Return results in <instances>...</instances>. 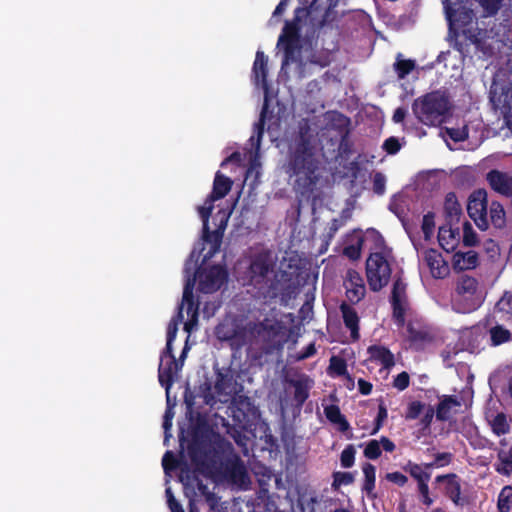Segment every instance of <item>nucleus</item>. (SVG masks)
<instances>
[{"label": "nucleus", "instance_id": "f257e3e1", "mask_svg": "<svg viewBox=\"0 0 512 512\" xmlns=\"http://www.w3.org/2000/svg\"><path fill=\"white\" fill-rule=\"evenodd\" d=\"M319 164L310 127L300 125L288 146L286 172L290 177L295 176L294 188L301 196L309 195L314 190L319 180Z\"/></svg>", "mask_w": 512, "mask_h": 512}, {"label": "nucleus", "instance_id": "680f3d73", "mask_svg": "<svg viewBox=\"0 0 512 512\" xmlns=\"http://www.w3.org/2000/svg\"><path fill=\"white\" fill-rule=\"evenodd\" d=\"M386 190V178L383 173L375 172L373 175V191L375 194L381 196Z\"/></svg>", "mask_w": 512, "mask_h": 512}, {"label": "nucleus", "instance_id": "de8ad7c7", "mask_svg": "<svg viewBox=\"0 0 512 512\" xmlns=\"http://www.w3.org/2000/svg\"><path fill=\"white\" fill-rule=\"evenodd\" d=\"M332 477V489L334 490H338L342 485H350L354 482V475L351 472L336 471Z\"/></svg>", "mask_w": 512, "mask_h": 512}, {"label": "nucleus", "instance_id": "a211bd4d", "mask_svg": "<svg viewBox=\"0 0 512 512\" xmlns=\"http://www.w3.org/2000/svg\"><path fill=\"white\" fill-rule=\"evenodd\" d=\"M486 179L494 191L512 197V176L508 173L493 169L487 173Z\"/></svg>", "mask_w": 512, "mask_h": 512}, {"label": "nucleus", "instance_id": "5fc2aeb1", "mask_svg": "<svg viewBox=\"0 0 512 512\" xmlns=\"http://www.w3.org/2000/svg\"><path fill=\"white\" fill-rule=\"evenodd\" d=\"M434 218H435V216H434V213H432V212H428L427 214H425L423 216L421 228H422L425 240H429L434 233V228H435Z\"/></svg>", "mask_w": 512, "mask_h": 512}, {"label": "nucleus", "instance_id": "f3484780", "mask_svg": "<svg viewBox=\"0 0 512 512\" xmlns=\"http://www.w3.org/2000/svg\"><path fill=\"white\" fill-rule=\"evenodd\" d=\"M258 335H263V339L268 342L266 352H273L274 350L280 351L283 349L286 339L276 340L280 335L282 327L277 324H269L266 322H259L255 325Z\"/></svg>", "mask_w": 512, "mask_h": 512}, {"label": "nucleus", "instance_id": "473e14b6", "mask_svg": "<svg viewBox=\"0 0 512 512\" xmlns=\"http://www.w3.org/2000/svg\"><path fill=\"white\" fill-rule=\"evenodd\" d=\"M479 40L474 34H467L466 31H463L462 34L455 32V40L453 44V48L457 50L463 57H466L470 54V47L473 44H478Z\"/></svg>", "mask_w": 512, "mask_h": 512}, {"label": "nucleus", "instance_id": "6e6552de", "mask_svg": "<svg viewBox=\"0 0 512 512\" xmlns=\"http://www.w3.org/2000/svg\"><path fill=\"white\" fill-rule=\"evenodd\" d=\"M490 100L496 110L500 111L504 124L512 127V83H494L490 90Z\"/></svg>", "mask_w": 512, "mask_h": 512}, {"label": "nucleus", "instance_id": "0eeeda50", "mask_svg": "<svg viewBox=\"0 0 512 512\" xmlns=\"http://www.w3.org/2000/svg\"><path fill=\"white\" fill-rule=\"evenodd\" d=\"M193 279L198 281V289L205 294L219 290L228 279V272L221 265H212L206 268L199 267Z\"/></svg>", "mask_w": 512, "mask_h": 512}, {"label": "nucleus", "instance_id": "e2e57ef3", "mask_svg": "<svg viewBox=\"0 0 512 512\" xmlns=\"http://www.w3.org/2000/svg\"><path fill=\"white\" fill-rule=\"evenodd\" d=\"M446 134L450 137L454 142H462L468 138V129L467 127L463 128H446Z\"/></svg>", "mask_w": 512, "mask_h": 512}, {"label": "nucleus", "instance_id": "6ab92c4d", "mask_svg": "<svg viewBox=\"0 0 512 512\" xmlns=\"http://www.w3.org/2000/svg\"><path fill=\"white\" fill-rule=\"evenodd\" d=\"M424 260L434 278H444L449 273V266L442 254L436 249H427L424 253Z\"/></svg>", "mask_w": 512, "mask_h": 512}, {"label": "nucleus", "instance_id": "b1692460", "mask_svg": "<svg viewBox=\"0 0 512 512\" xmlns=\"http://www.w3.org/2000/svg\"><path fill=\"white\" fill-rule=\"evenodd\" d=\"M181 368L182 364L176 359L160 361L158 368L159 383L168 390L174 382L175 375Z\"/></svg>", "mask_w": 512, "mask_h": 512}, {"label": "nucleus", "instance_id": "cd10ccee", "mask_svg": "<svg viewBox=\"0 0 512 512\" xmlns=\"http://www.w3.org/2000/svg\"><path fill=\"white\" fill-rule=\"evenodd\" d=\"M460 406V401L454 395H443L440 398L436 411V419L441 422L448 421L451 417V411L454 407Z\"/></svg>", "mask_w": 512, "mask_h": 512}, {"label": "nucleus", "instance_id": "bb28decb", "mask_svg": "<svg viewBox=\"0 0 512 512\" xmlns=\"http://www.w3.org/2000/svg\"><path fill=\"white\" fill-rule=\"evenodd\" d=\"M367 352L371 361L381 364L384 368H391L395 365L393 353L385 346L371 345Z\"/></svg>", "mask_w": 512, "mask_h": 512}, {"label": "nucleus", "instance_id": "58836bf2", "mask_svg": "<svg viewBox=\"0 0 512 512\" xmlns=\"http://www.w3.org/2000/svg\"><path fill=\"white\" fill-rule=\"evenodd\" d=\"M401 54H398L394 63V70L399 79H404L416 67V62L412 59H402Z\"/></svg>", "mask_w": 512, "mask_h": 512}, {"label": "nucleus", "instance_id": "4468645a", "mask_svg": "<svg viewBox=\"0 0 512 512\" xmlns=\"http://www.w3.org/2000/svg\"><path fill=\"white\" fill-rule=\"evenodd\" d=\"M345 295L351 304L359 303L366 294L365 284L361 275L354 269H349L344 282Z\"/></svg>", "mask_w": 512, "mask_h": 512}, {"label": "nucleus", "instance_id": "7ed1b4c3", "mask_svg": "<svg viewBox=\"0 0 512 512\" xmlns=\"http://www.w3.org/2000/svg\"><path fill=\"white\" fill-rule=\"evenodd\" d=\"M311 15L307 7H297L291 21H286L278 38V46H282L284 56L282 66L300 61L302 22Z\"/></svg>", "mask_w": 512, "mask_h": 512}, {"label": "nucleus", "instance_id": "338daca9", "mask_svg": "<svg viewBox=\"0 0 512 512\" xmlns=\"http://www.w3.org/2000/svg\"><path fill=\"white\" fill-rule=\"evenodd\" d=\"M324 413L326 418L331 422H339L341 420V417H343L340 408L337 405H328L324 408Z\"/></svg>", "mask_w": 512, "mask_h": 512}, {"label": "nucleus", "instance_id": "c85d7f7f", "mask_svg": "<svg viewBox=\"0 0 512 512\" xmlns=\"http://www.w3.org/2000/svg\"><path fill=\"white\" fill-rule=\"evenodd\" d=\"M194 285L195 279H188L183 289L182 306H186L187 315L190 317H198L199 303L194 299Z\"/></svg>", "mask_w": 512, "mask_h": 512}, {"label": "nucleus", "instance_id": "1a4fd4ad", "mask_svg": "<svg viewBox=\"0 0 512 512\" xmlns=\"http://www.w3.org/2000/svg\"><path fill=\"white\" fill-rule=\"evenodd\" d=\"M214 334L219 341L229 342L232 348H242L247 342V331L233 320H224L216 327Z\"/></svg>", "mask_w": 512, "mask_h": 512}, {"label": "nucleus", "instance_id": "e433bc0d", "mask_svg": "<svg viewBox=\"0 0 512 512\" xmlns=\"http://www.w3.org/2000/svg\"><path fill=\"white\" fill-rule=\"evenodd\" d=\"M456 234H458V232L452 230L451 227L441 226L438 231V242L440 246L446 251L454 249Z\"/></svg>", "mask_w": 512, "mask_h": 512}, {"label": "nucleus", "instance_id": "c03bdc74", "mask_svg": "<svg viewBox=\"0 0 512 512\" xmlns=\"http://www.w3.org/2000/svg\"><path fill=\"white\" fill-rule=\"evenodd\" d=\"M491 428L495 435H505L510 431V425L507 417L503 412L498 413L491 422Z\"/></svg>", "mask_w": 512, "mask_h": 512}, {"label": "nucleus", "instance_id": "20e7f679", "mask_svg": "<svg viewBox=\"0 0 512 512\" xmlns=\"http://www.w3.org/2000/svg\"><path fill=\"white\" fill-rule=\"evenodd\" d=\"M450 110L449 97L441 91H432L414 100L412 111L416 118L428 126L441 124Z\"/></svg>", "mask_w": 512, "mask_h": 512}, {"label": "nucleus", "instance_id": "4d7b16f0", "mask_svg": "<svg viewBox=\"0 0 512 512\" xmlns=\"http://www.w3.org/2000/svg\"><path fill=\"white\" fill-rule=\"evenodd\" d=\"M267 110H268V104H267V101H265L263 108L261 110V113H260L259 121L255 124V131L257 133V144H256L257 149L260 146V142H261V139L264 134Z\"/></svg>", "mask_w": 512, "mask_h": 512}, {"label": "nucleus", "instance_id": "f8f14e48", "mask_svg": "<svg viewBox=\"0 0 512 512\" xmlns=\"http://www.w3.org/2000/svg\"><path fill=\"white\" fill-rule=\"evenodd\" d=\"M435 482L444 484L443 494L456 506L468 504V497L461 495V478L456 473H448L435 477Z\"/></svg>", "mask_w": 512, "mask_h": 512}, {"label": "nucleus", "instance_id": "39448f33", "mask_svg": "<svg viewBox=\"0 0 512 512\" xmlns=\"http://www.w3.org/2000/svg\"><path fill=\"white\" fill-rule=\"evenodd\" d=\"M485 300V294L479 287L476 278L462 275L456 281L455 292L452 295V308L455 312L469 314L478 310Z\"/></svg>", "mask_w": 512, "mask_h": 512}, {"label": "nucleus", "instance_id": "0e129e2a", "mask_svg": "<svg viewBox=\"0 0 512 512\" xmlns=\"http://www.w3.org/2000/svg\"><path fill=\"white\" fill-rule=\"evenodd\" d=\"M179 461L172 451H166L162 458V466L165 472L174 470L178 467Z\"/></svg>", "mask_w": 512, "mask_h": 512}, {"label": "nucleus", "instance_id": "ddd939ff", "mask_svg": "<svg viewBox=\"0 0 512 512\" xmlns=\"http://www.w3.org/2000/svg\"><path fill=\"white\" fill-rule=\"evenodd\" d=\"M233 483H242L247 478V471L241 458L232 454L222 459L219 469L215 472Z\"/></svg>", "mask_w": 512, "mask_h": 512}, {"label": "nucleus", "instance_id": "4be33fe9", "mask_svg": "<svg viewBox=\"0 0 512 512\" xmlns=\"http://www.w3.org/2000/svg\"><path fill=\"white\" fill-rule=\"evenodd\" d=\"M343 323L345 327L350 331V337L353 341H357L360 338L359 333V322L360 318L357 311L348 303L343 301L339 306Z\"/></svg>", "mask_w": 512, "mask_h": 512}, {"label": "nucleus", "instance_id": "774afa93", "mask_svg": "<svg viewBox=\"0 0 512 512\" xmlns=\"http://www.w3.org/2000/svg\"><path fill=\"white\" fill-rule=\"evenodd\" d=\"M410 376L406 371L399 373L393 380V386L400 391L409 387Z\"/></svg>", "mask_w": 512, "mask_h": 512}, {"label": "nucleus", "instance_id": "aec40b11", "mask_svg": "<svg viewBox=\"0 0 512 512\" xmlns=\"http://www.w3.org/2000/svg\"><path fill=\"white\" fill-rule=\"evenodd\" d=\"M286 382L294 388L293 400L297 407H302L309 398V391L313 381L309 376L301 374L297 379H287Z\"/></svg>", "mask_w": 512, "mask_h": 512}, {"label": "nucleus", "instance_id": "a18cd8bd", "mask_svg": "<svg viewBox=\"0 0 512 512\" xmlns=\"http://www.w3.org/2000/svg\"><path fill=\"white\" fill-rule=\"evenodd\" d=\"M336 120L339 123V127L343 128V131H342L343 134L341 136V141H340V149L343 151V153H348L349 152V143H348L349 129H348V126H349L350 120L348 117H346L345 115H343L341 113H337Z\"/></svg>", "mask_w": 512, "mask_h": 512}, {"label": "nucleus", "instance_id": "9d476101", "mask_svg": "<svg viewBox=\"0 0 512 512\" xmlns=\"http://www.w3.org/2000/svg\"><path fill=\"white\" fill-rule=\"evenodd\" d=\"M487 192L484 189L475 190L468 199L467 212L469 217L474 221L476 226L485 231L489 227L487 216Z\"/></svg>", "mask_w": 512, "mask_h": 512}, {"label": "nucleus", "instance_id": "864d4df0", "mask_svg": "<svg viewBox=\"0 0 512 512\" xmlns=\"http://www.w3.org/2000/svg\"><path fill=\"white\" fill-rule=\"evenodd\" d=\"M329 370L337 376H344L347 374V364L343 358L332 356L330 358Z\"/></svg>", "mask_w": 512, "mask_h": 512}, {"label": "nucleus", "instance_id": "5701e85b", "mask_svg": "<svg viewBox=\"0 0 512 512\" xmlns=\"http://www.w3.org/2000/svg\"><path fill=\"white\" fill-rule=\"evenodd\" d=\"M222 459V452L210 444L205 452V456L199 463V466L194 470L199 471L205 475L215 474L217 469H219V465L221 464Z\"/></svg>", "mask_w": 512, "mask_h": 512}, {"label": "nucleus", "instance_id": "412c9836", "mask_svg": "<svg viewBox=\"0 0 512 512\" xmlns=\"http://www.w3.org/2000/svg\"><path fill=\"white\" fill-rule=\"evenodd\" d=\"M199 471H195L190 469L186 464L184 467L180 468L179 479L183 483L185 487H191L193 489H197L200 496H206L211 491L208 486L203 483L200 478Z\"/></svg>", "mask_w": 512, "mask_h": 512}, {"label": "nucleus", "instance_id": "72a5a7b5", "mask_svg": "<svg viewBox=\"0 0 512 512\" xmlns=\"http://www.w3.org/2000/svg\"><path fill=\"white\" fill-rule=\"evenodd\" d=\"M362 471L364 474L362 490L366 492L370 499H375L376 494L374 493V489L376 481V468L373 464L366 462L362 466Z\"/></svg>", "mask_w": 512, "mask_h": 512}, {"label": "nucleus", "instance_id": "6e6d98bb", "mask_svg": "<svg viewBox=\"0 0 512 512\" xmlns=\"http://www.w3.org/2000/svg\"><path fill=\"white\" fill-rule=\"evenodd\" d=\"M388 412L387 408L383 401L380 402L378 406V413L374 421V427L370 431V435H375L378 433V431L382 428L384 421L387 419Z\"/></svg>", "mask_w": 512, "mask_h": 512}, {"label": "nucleus", "instance_id": "7c9ffc66", "mask_svg": "<svg viewBox=\"0 0 512 512\" xmlns=\"http://www.w3.org/2000/svg\"><path fill=\"white\" fill-rule=\"evenodd\" d=\"M493 466L495 471L502 476L512 474V445L508 450L500 449L497 452V460Z\"/></svg>", "mask_w": 512, "mask_h": 512}, {"label": "nucleus", "instance_id": "c9c22d12", "mask_svg": "<svg viewBox=\"0 0 512 512\" xmlns=\"http://www.w3.org/2000/svg\"><path fill=\"white\" fill-rule=\"evenodd\" d=\"M478 264V255L474 251L454 255V267L460 270L473 269Z\"/></svg>", "mask_w": 512, "mask_h": 512}, {"label": "nucleus", "instance_id": "9b49d317", "mask_svg": "<svg viewBox=\"0 0 512 512\" xmlns=\"http://www.w3.org/2000/svg\"><path fill=\"white\" fill-rule=\"evenodd\" d=\"M406 290L407 284L400 276L396 277L392 286L390 302L393 319L399 326H403L405 323L406 309L408 306Z\"/></svg>", "mask_w": 512, "mask_h": 512}, {"label": "nucleus", "instance_id": "13d9d810", "mask_svg": "<svg viewBox=\"0 0 512 512\" xmlns=\"http://www.w3.org/2000/svg\"><path fill=\"white\" fill-rule=\"evenodd\" d=\"M463 243L468 247H473L478 243L477 234L472 229L471 224L467 221L463 225Z\"/></svg>", "mask_w": 512, "mask_h": 512}, {"label": "nucleus", "instance_id": "79ce46f5", "mask_svg": "<svg viewBox=\"0 0 512 512\" xmlns=\"http://www.w3.org/2000/svg\"><path fill=\"white\" fill-rule=\"evenodd\" d=\"M497 508L499 512H510L512 508V486L502 488L498 495Z\"/></svg>", "mask_w": 512, "mask_h": 512}, {"label": "nucleus", "instance_id": "a19ab883", "mask_svg": "<svg viewBox=\"0 0 512 512\" xmlns=\"http://www.w3.org/2000/svg\"><path fill=\"white\" fill-rule=\"evenodd\" d=\"M223 232L220 228L214 231H210L207 226V230L203 228V239L206 242L212 244V249L209 252V257H211L215 252H217L220 248L222 242Z\"/></svg>", "mask_w": 512, "mask_h": 512}, {"label": "nucleus", "instance_id": "8fccbe9b", "mask_svg": "<svg viewBox=\"0 0 512 512\" xmlns=\"http://www.w3.org/2000/svg\"><path fill=\"white\" fill-rule=\"evenodd\" d=\"M408 339L411 343H421L425 342L429 339V334L427 331L418 329L414 327L412 324L407 326Z\"/></svg>", "mask_w": 512, "mask_h": 512}, {"label": "nucleus", "instance_id": "3c124183", "mask_svg": "<svg viewBox=\"0 0 512 512\" xmlns=\"http://www.w3.org/2000/svg\"><path fill=\"white\" fill-rule=\"evenodd\" d=\"M355 453L356 450L352 444H349L345 447L340 455V463L343 468H350L354 465Z\"/></svg>", "mask_w": 512, "mask_h": 512}, {"label": "nucleus", "instance_id": "4c0bfd02", "mask_svg": "<svg viewBox=\"0 0 512 512\" xmlns=\"http://www.w3.org/2000/svg\"><path fill=\"white\" fill-rule=\"evenodd\" d=\"M489 217H490L491 223L493 224V226L495 228L501 229L506 224L505 210H504L502 204H500L497 201H493L491 203L490 209H489Z\"/></svg>", "mask_w": 512, "mask_h": 512}, {"label": "nucleus", "instance_id": "49530a36", "mask_svg": "<svg viewBox=\"0 0 512 512\" xmlns=\"http://www.w3.org/2000/svg\"><path fill=\"white\" fill-rule=\"evenodd\" d=\"M364 239L362 236H357L354 243L346 245L343 248V255L352 261H356L361 257V250Z\"/></svg>", "mask_w": 512, "mask_h": 512}, {"label": "nucleus", "instance_id": "ea45409f", "mask_svg": "<svg viewBox=\"0 0 512 512\" xmlns=\"http://www.w3.org/2000/svg\"><path fill=\"white\" fill-rule=\"evenodd\" d=\"M403 470L410 474V476L420 483L421 481H429L431 474L425 470H423L422 466L414 463L412 461H408L404 466Z\"/></svg>", "mask_w": 512, "mask_h": 512}, {"label": "nucleus", "instance_id": "f03ea898", "mask_svg": "<svg viewBox=\"0 0 512 512\" xmlns=\"http://www.w3.org/2000/svg\"><path fill=\"white\" fill-rule=\"evenodd\" d=\"M274 267L275 260L271 251L262 250L251 257L247 269L249 284L258 289L265 298L274 299L280 293L279 281L276 277L274 279L270 278Z\"/></svg>", "mask_w": 512, "mask_h": 512}, {"label": "nucleus", "instance_id": "423d86ee", "mask_svg": "<svg viewBox=\"0 0 512 512\" xmlns=\"http://www.w3.org/2000/svg\"><path fill=\"white\" fill-rule=\"evenodd\" d=\"M366 276L370 289L374 292L385 287L391 276V268L382 253H371L366 260Z\"/></svg>", "mask_w": 512, "mask_h": 512}, {"label": "nucleus", "instance_id": "37998d69", "mask_svg": "<svg viewBox=\"0 0 512 512\" xmlns=\"http://www.w3.org/2000/svg\"><path fill=\"white\" fill-rule=\"evenodd\" d=\"M232 385V376L227 373H223L218 370L216 373V380L214 383V389L217 395L228 394V389Z\"/></svg>", "mask_w": 512, "mask_h": 512}, {"label": "nucleus", "instance_id": "603ef678", "mask_svg": "<svg viewBox=\"0 0 512 512\" xmlns=\"http://www.w3.org/2000/svg\"><path fill=\"white\" fill-rule=\"evenodd\" d=\"M425 404L421 401L415 400L408 404L406 412H405V419L406 420H415L417 419L420 414L424 411Z\"/></svg>", "mask_w": 512, "mask_h": 512}, {"label": "nucleus", "instance_id": "c756f323", "mask_svg": "<svg viewBox=\"0 0 512 512\" xmlns=\"http://www.w3.org/2000/svg\"><path fill=\"white\" fill-rule=\"evenodd\" d=\"M232 185V180L218 171L215 175L213 188L209 195L212 197V200H220L230 192Z\"/></svg>", "mask_w": 512, "mask_h": 512}, {"label": "nucleus", "instance_id": "09e8293b", "mask_svg": "<svg viewBox=\"0 0 512 512\" xmlns=\"http://www.w3.org/2000/svg\"><path fill=\"white\" fill-rule=\"evenodd\" d=\"M215 201L216 200H212V197L210 195H208L204 204L202 206L198 207L199 215L203 221L204 229H206V230H207V224H208L209 218H210L212 210L214 208Z\"/></svg>", "mask_w": 512, "mask_h": 512}, {"label": "nucleus", "instance_id": "dca6fc26", "mask_svg": "<svg viewBox=\"0 0 512 512\" xmlns=\"http://www.w3.org/2000/svg\"><path fill=\"white\" fill-rule=\"evenodd\" d=\"M500 322L496 315L491 314L486 315L482 320L483 327L489 332L492 346H499L508 342L511 338V332L504 328Z\"/></svg>", "mask_w": 512, "mask_h": 512}, {"label": "nucleus", "instance_id": "393cba45", "mask_svg": "<svg viewBox=\"0 0 512 512\" xmlns=\"http://www.w3.org/2000/svg\"><path fill=\"white\" fill-rule=\"evenodd\" d=\"M252 74L257 85L267 91L268 90V57L263 51L258 50L252 67Z\"/></svg>", "mask_w": 512, "mask_h": 512}, {"label": "nucleus", "instance_id": "bf43d9fd", "mask_svg": "<svg viewBox=\"0 0 512 512\" xmlns=\"http://www.w3.org/2000/svg\"><path fill=\"white\" fill-rule=\"evenodd\" d=\"M381 453L380 443L375 439L370 440L364 449V456L371 460L378 459Z\"/></svg>", "mask_w": 512, "mask_h": 512}, {"label": "nucleus", "instance_id": "2eb2a0df", "mask_svg": "<svg viewBox=\"0 0 512 512\" xmlns=\"http://www.w3.org/2000/svg\"><path fill=\"white\" fill-rule=\"evenodd\" d=\"M463 3L464 2H458V0H456L444 6L450 30H452L454 25L465 27L472 22L473 11L462 6L461 4Z\"/></svg>", "mask_w": 512, "mask_h": 512}, {"label": "nucleus", "instance_id": "a878e982", "mask_svg": "<svg viewBox=\"0 0 512 512\" xmlns=\"http://www.w3.org/2000/svg\"><path fill=\"white\" fill-rule=\"evenodd\" d=\"M491 315H496L503 323L512 322V291H505L496 302Z\"/></svg>", "mask_w": 512, "mask_h": 512}, {"label": "nucleus", "instance_id": "f704fd0d", "mask_svg": "<svg viewBox=\"0 0 512 512\" xmlns=\"http://www.w3.org/2000/svg\"><path fill=\"white\" fill-rule=\"evenodd\" d=\"M444 211L449 222L454 220L459 221V218L462 214V209L454 192H449L446 194L444 201Z\"/></svg>", "mask_w": 512, "mask_h": 512}, {"label": "nucleus", "instance_id": "2f4dec72", "mask_svg": "<svg viewBox=\"0 0 512 512\" xmlns=\"http://www.w3.org/2000/svg\"><path fill=\"white\" fill-rule=\"evenodd\" d=\"M209 446V443L199 439H193L189 443L187 447V453L191 460V463L194 466V469H197V467L199 466V463L205 456V452Z\"/></svg>", "mask_w": 512, "mask_h": 512}, {"label": "nucleus", "instance_id": "69168bd1", "mask_svg": "<svg viewBox=\"0 0 512 512\" xmlns=\"http://www.w3.org/2000/svg\"><path fill=\"white\" fill-rule=\"evenodd\" d=\"M382 148L387 154L394 155L401 149V144L397 137L391 136L384 141Z\"/></svg>", "mask_w": 512, "mask_h": 512}, {"label": "nucleus", "instance_id": "052dcab7", "mask_svg": "<svg viewBox=\"0 0 512 512\" xmlns=\"http://www.w3.org/2000/svg\"><path fill=\"white\" fill-rule=\"evenodd\" d=\"M428 482L429 481H421L420 483H417L420 501L427 507L431 506L434 502V500L430 497Z\"/></svg>", "mask_w": 512, "mask_h": 512}]
</instances>
